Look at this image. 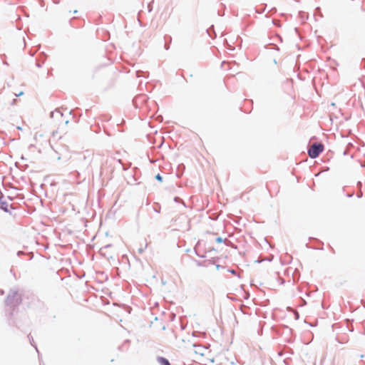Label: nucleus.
<instances>
[{"mask_svg": "<svg viewBox=\"0 0 365 365\" xmlns=\"http://www.w3.org/2000/svg\"><path fill=\"white\" fill-rule=\"evenodd\" d=\"M227 46H228V47H227V48H228L229 50H231V51H233V50H234V48H232L230 45H229V44H228V45H227Z\"/></svg>", "mask_w": 365, "mask_h": 365, "instance_id": "nucleus-8", "label": "nucleus"}, {"mask_svg": "<svg viewBox=\"0 0 365 365\" xmlns=\"http://www.w3.org/2000/svg\"><path fill=\"white\" fill-rule=\"evenodd\" d=\"M141 73H143V71H138L136 72L137 77H140V76H142Z\"/></svg>", "mask_w": 365, "mask_h": 365, "instance_id": "nucleus-6", "label": "nucleus"}, {"mask_svg": "<svg viewBox=\"0 0 365 365\" xmlns=\"http://www.w3.org/2000/svg\"><path fill=\"white\" fill-rule=\"evenodd\" d=\"M18 292L16 289H11L6 299V305H11L14 304H19V299L17 297Z\"/></svg>", "mask_w": 365, "mask_h": 365, "instance_id": "nucleus-2", "label": "nucleus"}, {"mask_svg": "<svg viewBox=\"0 0 365 365\" xmlns=\"http://www.w3.org/2000/svg\"><path fill=\"white\" fill-rule=\"evenodd\" d=\"M323 149L324 146L322 144L313 143L308 149V155L312 159L316 158L323 151Z\"/></svg>", "mask_w": 365, "mask_h": 365, "instance_id": "nucleus-1", "label": "nucleus"}, {"mask_svg": "<svg viewBox=\"0 0 365 365\" xmlns=\"http://www.w3.org/2000/svg\"><path fill=\"white\" fill-rule=\"evenodd\" d=\"M231 365H236L235 362L232 361Z\"/></svg>", "mask_w": 365, "mask_h": 365, "instance_id": "nucleus-16", "label": "nucleus"}, {"mask_svg": "<svg viewBox=\"0 0 365 365\" xmlns=\"http://www.w3.org/2000/svg\"><path fill=\"white\" fill-rule=\"evenodd\" d=\"M148 11L150 12L152 11V6L150 4L148 5Z\"/></svg>", "mask_w": 365, "mask_h": 365, "instance_id": "nucleus-9", "label": "nucleus"}, {"mask_svg": "<svg viewBox=\"0 0 365 365\" xmlns=\"http://www.w3.org/2000/svg\"><path fill=\"white\" fill-rule=\"evenodd\" d=\"M33 341H34V339H30V344H31V345H33V346H34V344H33Z\"/></svg>", "mask_w": 365, "mask_h": 365, "instance_id": "nucleus-12", "label": "nucleus"}, {"mask_svg": "<svg viewBox=\"0 0 365 365\" xmlns=\"http://www.w3.org/2000/svg\"><path fill=\"white\" fill-rule=\"evenodd\" d=\"M23 94H24V93L21 91V92H20L19 94H16V96H22Z\"/></svg>", "mask_w": 365, "mask_h": 365, "instance_id": "nucleus-10", "label": "nucleus"}, {"mask_svg": "<svg viewBox=\"0 0 365 365\" xmlns=\"http://www.w3.org/2000/svg\"><path fill=\"white\" fill-rule=\"evenodd\" d=\"M155 178L160 181V182H162L163 181V178L162 176L160 175V174H157L155 176Z\"/></svg>", "mask_w": 365, "mask_h": 365, "instance_id": "nucleus-5", "label": "nucleus"}, {"mask_svg": "<svg viewBox=\"0 0 365 365\" xmlns=\"http://www.w3.org/2000/svg\"><path fill=\"white\" fill-rule=\"evenodd\" d=\"M2 209H3L4 211L8 212V209H7V207H2Z\"/></svg>", "mask_w": 365, "mask_h": 365, "instance_id": "nucleus-11", "label": "nucleus"}, {"mask_svg": "<svg viewBox=\"0 0 365 365\" xmlns=\"http://www.w3.org/2000/svg\"><path fill=\"white\" fill-rule=\"evenodd\" d=\"M143 252V249H139V252L142 253Z\"/></svg>", "mask_w": 365, "mask_h": 365, "instance_id": "nucleus-13", "label": "nucleus"}, {"mask_svg": "<svg viewBox=\"0 0 365 365\" xmlns=\"http://www.w3.org/2000/svg\"><path fill=\"white\" fill-rule=\"evenodd\" d=\"M61 159V156H58V157H57V160H60Z\"/></svg>", "mask_w": 365, "mask_h": 365, "instance_id": "nucleus-14", "label": "nucleus"}, {"mask_svg": "<svg viewBox=\"0 0 365 365\" xmlns=\"http://www.w3.org/2000/svg\"><path fill=\"white\" fill-rule=\"evenodd\" d=\"M68 123H69V121L68 120H66V122H65L66 124H68Z\"/></svg>", "mask_w": 365, "mask_h": 365, "instance_id": "nucleus-17", "label": "nucleus"}, {"mask_svg": "<svg viewBox=\"0 0 365 365\" xmlns=\"http://www.w3.org/2000/svg\"><path fill=\"white\" fill-rule=\"evenodd\" d=\"M63 116V113L59 110H55L54 111H52L51 113H50V117L51 118H60V117H62Z\"/></svg>", "mask_w": 365, "mask_h": 365, "instance_id": "nucleus-3", "label": "nucleus"}, {"mask_svg": "<svg viewBox=\"0 0 365 365\" xmlns=\"http://www.w3.org/2000/svg\"><path fill=\"white\" fill-rule=\"evenodd\" d=\"M0 294H4V291L0 289Z\"/></svg>", "mask_w": 365, "mask_h": 365, "instance_id": "nucleus-15", "label": "nucleus"}, {"mask_svg": "<svg viewBox=\"0 0 365 365\" xmlns=\"http://www.w3.org/2000/svg\"><path fill=\"white\" fill-rule=\"evenodd\" d=\"M222 241H223V240H222V237H217V238L216 239V242H219V243L222 242Z\"/></svg>", "mask_w": 365, "mask_h": 365, "instance_id": "nucleus-7", "label": "nucleus"}, {"mask_svg": "<svg viewBox=\"0 0 365 365\" xmlns=\"http://www.w3.org/2000/svg\"><path fill=\"white\" fill-rule=\"evenodd\" d=\"M158 361L160 364V365H170L169 361L164 357H158Z\"/></svg>", "mask_w": 365, "mask_h": 365, "instance_id": "nucleus-4", "label": "nucleus"}]
</instances>
